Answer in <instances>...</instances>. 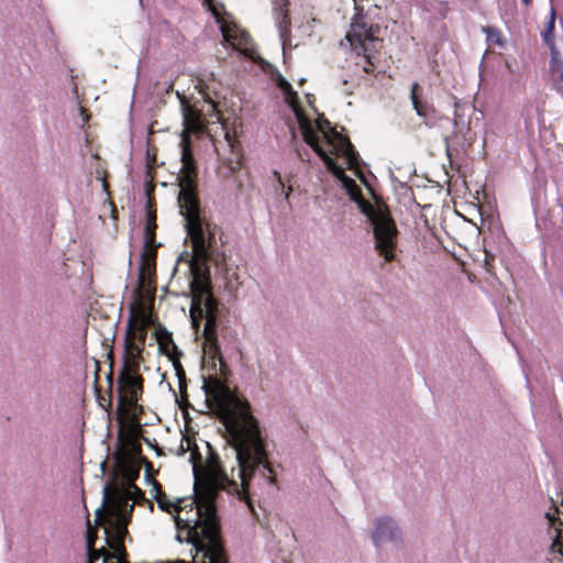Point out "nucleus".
<instances>
[{
	"mask_svg": "<svg viewBox=\"0 0 563 563\" xmlns=\"http://www.w3.org/2000/svg\"><path fill=\"white\" fill-rule=\"evenodd\" d=\"M279 87L296 117L305 142L323 159L352 200V179L345 173L346 169L352 168V148L349 139L332 128L322 114L306 112L299 106L297 96L286 79L280 78Z\"/></svg>",
	"mask_w": 563,
	"mask_h": 563,
	"instance_id": "f257e3e1",
	"label": "nucleus"
},
{
	"mask_svg": "<svg viewBox=\"0 0 563 563\" xmlns=\"http://www.w3.org/2000/svg\"><path fill=\"white\" fill-rule=\"evenodd\" d=\"M354 207L361 214V224L364 225L367 233L373 234L374 247L377 254L385 262L394 261L397 257L395 225L388 207L383 199L378 178L355 147Z\"/></svg>",
	"mask_w": 563,
	"mask_h": 563,
	"instance_id": "f03ea898",
	"label": "nucleus"
},
{
	"mask_svg": "<svg viewBox=\"0 0 563 563\" xmlns=\"http://www.w3.org/2000/svg\"><path fill=\"white\" fill-rule=\"evenodd\" d=\"M151 323V311L145 306L131 307L124 340V364L118 378L119 407L125 413H134L142 394V378L139 368L146 328Z\"/></svg>",
	"mask_w": 563,
	"mask_h": 563,
	"instance_id": "7ed1b4c3",
	"label": "nucleus"
},
{
	"mask_svg": "<svg viewBox=\"0 0 563 563\" xmlns=\"http://www.w3.org/2000/svg\"><path fill=\"white\" fill-rule=\"evenodd\" d=\"M354 67H362L363 71L374 70L379 62L382 40L375 35L374 25L365 22L364 7L354 0Z\"/></svg>",
	"mask_w": 563,
	"mask_h": 563,
	"instance_id": "20e7f679",
	"label": "nucleus"
},
{
	"mask_svg": "<svg viewBox=\"0 0 563 563\" xmlns=\"http://www.w3.org/2000/svg\"><path fill=\"white\" fill-rule=\"evenodd\" d=\"M155 212L147 208L146 220L143 229V251L141 254L139 287L143 291H150L155 276Z\"/></svg>",
	"mask_w": 563,
	"mask_h": 563,
	"instance_id": "39448f33",
	"label": "nucleus"
},
{
	"mask_svg": "<svg viewBox=\"0 0 563 563\" xmlns=\"http://www.w3.org/2000/svg\"><path fill=\"white\" fill-rule=\"evenodd\" d=\"M221 32L223 38L233 48L241 52L251 59L256 58V53L253 48L252 40L249 34L235 23H223L221 24Z\"/></svg>",
	"mask_w": 563,
	"mask_h": 563,
	"instance_id": "423d86ee",
	"label": "nucleus"
},
{
	"mask_svg": "<svg viewBox=\"0 0 563 563\" xmlns=\"http://www.w3.org/2000/svg\"><path fill=\"white\" fill-rule=\"evenodd\" d=\"M372 541L376 548H380L385 543H391L397 548L401 541L397 523L389 517L378 518L372 533Z\"/></svg>",
	"mask_w": 563,
	"mask_h": 563,
	"instance_id": "0eeeda50",
	"label": "nucleus"
},
{
	"mask_svg": "<svg viewBox=\"0 0 563 563\" xmlns=\"http://www.w3.org/2000/svg\"><path fill=\"white\" fill-rule=\"evenodd\" d=\"M409 98L417 115L424 120L426 125H431L430 120L434 119L435 109L423 97V89L417 81L411 84Z\"/></svg>",
	"mask_w": 563,
	"mask_h": 563,
	"instance_id": "6e6552de",
	"label": "nucleus"
},
{
	"mask_svg": "<svg viewBox=\"0 0 563 563\" xmlns=\"http://www.w3.org/2000/svg\"><path fill=\"white\" fill-rule=\"evenodd\" d=\"M555 20H556L555 10L553 8H551L549 20L545 23V26L541 32L542 41L549 48L556 47L555 40H554Z\"/></svg>",
	"mask_w": 563,
	"mask_h": 563,
	"instance_id": "1a4fd4ad",
	"label": "nucleus"
},
{
	"mask_svg": "<svg viewBox=\"0 0 563 563\" xmlns=\"http://www.w3.org/2000/svg\"><path fill=\"white\" fill-rule=\"evenodd\" d=\"M483 31L488 43L496 44L499 47H504L506 45V40L496 26L488 25L485 26Z\"/></svg>",
	"mask_w": 563,
	"mask_h": 563,
	"instance_id": "9d476101",
	"label": "nucleus"
},
{
	"mask_svg": "<svg viewBox=\"0 0 563 563\" xmlns=\"http://www.w3.org/2000/svg\"><path fill=\"white\" fill-rule=\"evenodd\" d=\"M551 60H550V70L552 74H563V58L560 55V52L556 47H551Z\"/></svg>",
	"mask_w": 563,
	"mask_h": 563,
	"instance_id": "9b49d317",
	"label": "nucleus"
},
{
	"mask_svg": "<svg viewBox=\"0 0 563 563\" xmlns=\"http://www.w3.org/2000/svg\"><path fill=\"white\" fill-rule=\"evenodd\" d=\"M552 88L563 97V74H558V78L553 80Z\"/></svg>",
	"mask_w": 563,
	"mask_h": 563,
	"instance_id": "f8f14e48",
	"label": "nucleus"
},
{
	"mask_svg": "<svg viewBox=\"0 0 563 563\" xmlns=\"http://www.w3.org/2000/svg\"><path fill=\"white\" fill-rule=\"evenodd\" d=\"M288 0H274L273 8L274 10L279 11L280 14L285 16L284 10L287 7Z\"/></svg>",
	"mask_w": 563,
	"mask_h": 563,
	"instance_id": "ddd939ff",
	"label": "nucleus"
},
{
	"mask_svg": "<svg viewBox=\"0 0 563 563\" xmlns=\"http://www.w3.org/2000/svg\"><path fill=\"white\" fill-rule=\"evenodd\" d=\"M274 176L276 177V180H277V183H278V187H279L280 189H285V185H284V183H283V179H282L280 174H279L278 172H274Z\"/></svg>",
	"mask_w": 563,
	"mask_h": 563,
	"instance_id": "4468645a",
	"label": "nucleus"
},
{
	"mask_svg": "<svg viewBox=\"0 0 563 563\" xmlns=\"http://www.w3.org/2000/svg\"><path fill=\"white\" fill-rule=\"evenodd\" d=\"M344 40L347 43V45L352 47V31L346 32Z\"/></svg>",
	"mask_w": 563,
	"mask_h": 563,
	"instance_id": "2eb2a0df",
	"label": "nucleus"
},
{
	"mask_svg": "<svg viewBox=\"0 0 563 563\" xmlns=\"http://www.w3.org/2000/svg\"><path fill=\"white\" fill-rule=\"evenodd\" d=\"M284 190H285L284 198H285V200H288V199H289V196H290V194H291V191H292V187H291V186H288V187H287L286 189H284Z\"/></svg>",
	"mask_w": 563,
	"mask_h": 563,
	"instance_id": "dca6fc26",
	"label": "nucleus"
},
{
	"mask_svg": "<svg viewBox=\"0 0 563 563\" xmlns=\"http://www.w3.org/2000/svg\"><path fill=\"white\" fill-rule=\"evenodd\" d=\"M223 135H224V139L228 142L229 146H232V141H231L230 134H223Z\"/></svg>",
	"mask_w": 563,
	"mask_h": 563,
	"instance_id": "f3484780",
	"label": "nucleus"
},
{
	"mask_svg": "<svg viewBox=\"0 0 563 563\" xmlns=\"http://www.w3.org/2000/svg\"><path fill=\"white\" fill-rule=\"evenodd\" d=\"M522 4L526 7L530 5L532 3V0H520Z\"/></svg>",
	"mask_w": 563,
	"mask_h": 563,
	"instance_id": "a211bd4d",
	"label": "nucleus"
},
{
	"mask_svg": "<svg viewBox=\"0 0 563 563\" xmlns=\"http://www.w3.org/2000/svg\"><path fill=\"white\" fill-rule=\"evenodd\" d=\"M340 47L344 48V47H346V44L343 41H341L340 42Z\"/></svg>",
	"mask_w": 563,
	"mask_h": 563,
	"instance_id": "6ab92c4d",
	"label": "nucleus"
},
{
	"mask_svg": "<svg viewBox=\"0 0 563 563\" xmlns=\"http://www.w3.org/2000/svg\"><path fill=\"white\" fill-rule=\"evenodd\" d=\"M347 82H349V80H347L346 78H344V79L342 80V84H343L344 86H346V85H347Z\"/></svg>",
	"mask_w": 563,
	"mask_h": 563,
	"instance_id": "aec40b11",
	"label": "nucleus"
},
{
	"mask_svg": "<svg viewBox=\"0 0 563 563\" xmlns=\"http://www.w3.org/2000/svg\"><path fill=\"white\" fill-rule=\"evenodd\" d=\"M373 298H374L375 300H379V296H378V295H376V294H375V295H373Z\"/></svg>",
	"mask_w": 563,
	"mask_h": 563,
	"instance_id": "412c9836",
	"label": "nucleus"
}]
</instances>
